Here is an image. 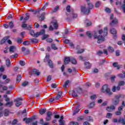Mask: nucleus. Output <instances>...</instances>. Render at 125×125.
I'll use <instances>...</instances> for the list:
<instances>
[{
	"mask_svg": "<svg viewBox=\"0 0 125 125\" xmlns=\"http://www.w3.org/2000/svg\"><path fill=\"white\" fill-rule=\"evenodd\" d=\"M98 33L102 35H98L97 33L95 32L93 35V38L94 40H97V42L98 43H101V42H103L105 41V37L108 34V27H105L104 30L100 29L98 31Z\"/></svg>",
	"mask_w": 125,
	"mask_h": 125,
	"instance_id": "nucleus-1",
	"label": "nucleus"
},
{
	"mask_svg": "<svg viewBox=\"0 0 125 125\" xmlns=\"http://www.w3.org/2000/svg\"><path fill=\"white\" fill-rule=\"evenodd\" d=\"M101 91L103 93H106L107 95H109V96H111V95H113V92L111 91V89H110L108 85L106 84L103 86Z\"/></svg>",
	"mask_w": 125,
	"mask_h": 125,
	"instance_id": "nucleus-2",
	"label": "nucleus"
},
{
	"mask_svg": "<svg viewBox=\"0 0 125 125\" xmlns=\"http://www.w3.org/2000/svg\"><path fill=\"white\" fill-rule=\"evenodd\" d=\"M122 95H118L115 96V99H113L112 100V104L114 106H117L119 105L120 103V98H121Z\"/></svg>",
	"mask_w": 125,
	"mask_h": 125,
	"instance_id": "nucleus-3",
	"label": "nucleus"
},
{
	"mask_svg": "<svg viewBox=\"0 0 125 125\" xmlns=\"http://www.w3.org/2000/svg\"><path fill=\"white\" fill-rule=\"evenodd\" d=\"M81 12L85 15H88L90 12V10L88 7L86 8L85 6H81Z\"/></svg>",
	"mask_w": 125,
	"mask_h": 125,
	"instance_id": "nucleus-4",
	"label": "nucleus"
},
{
	"mask_svg": "<svg viewBox=\"0 0 125 125\" xmlns=\"http://www.w3.org/2000/svg\"><path fill=\"white\" fill-rule=\"evenodd\" d=\"M23 101V99L22 98H18L14 100V102L16 103L15 105L16 107H19L20 105L22 104V102L21 101Z\"/></svg>",
	"mask_w": 125,
	"mask_h": 125,
	"instance_id": "nucleus-5",
	"label": "nucleus"
},
{
	"mask_svg": "<svg viewBox=\"0 0 125 125\" xmlns=\"http://www.w3.org/2000/svg\"><path fill=\"white\" fill-rule=\"evenodd\" d=\"M52 116V112L51 111H47L46 113V116L45 118V120L46 122H49L51 120V117Z\"/></svg>",
	"mask_w": 125,
	"mask_h": 125,
	"instance_id": "nucleus-6",
	"label": "nucleus"
},
{
	"mask_svg": "<svg viewBox=\"0 0 125 125\" xmlns=\"http://www.w3.org/2000/svg\"><path fill=\"white\" fill-rule=\"evenodd\" d=\"M106 110L107 112H112V111L116 110V106L114 105H111L110 106H107L106 108Z\"/></svg>",
	"mask_w": 125,
	"mask_h": 125,
	"instance_id": "nucleus-7",
	"label": "nucleus"
},
{
	"mask_svg": "<svg viewBox=\"0 0 125 125\" xmlns=\"http://www.w3.org/2000/svg\"><path fill=\"white\" fill-rule=\"evenodd\" d=\"M121 89V87L120 86H113L111 88V90L113 92H116V91H119Z\"/></svg>",
	"mask_w": 125,
	"mask_h": 125,
	"instance_id": "nucleus-8",
	"label": "nucleus"
},
{
	"mask_svg": "<svg viewBox=\"0 0 125 125\" xmlns=\"http://www.w3.org/2000/svg\"><path fill=\"white\" fill-rule=\"evenodd\" d=\"M84 66L86 69H90L91 68V64L89 62H85L84 63Z\"/></svg>",
	"mask_w": 125,
	"mask_h": 125,
	"instance_id": "nucleus-9",
	"label": "nucleus"
},
{
	"mask_svg": "<svg viewBox=\"0 0 125 125\" xmlns=\"http://www.w3.org/2000/svg\"><path fill=\"white\" fill-rule=\"evenodd\" d=\"M87 2V7L88 9L91 10L92 8H93V4L91 3V2H89V0H86Z\"/></svg>",
	"mask_w": 125,
	"mask_h": 125,
	"instance_id": "nucleus-10",
	"label": "nucleus"
},
{
	"mask_svg": "<svg viewBox=\"0 0 125 125\" xmlns=\"http://www.w3.org/2000/svg\"><path fill=\"white\" fill-rule=\"evenodd\" d=\"M23 121H25L26 124H30V123H31V122H32V121H33V118H23Z\"/></svg>",
	"mask_w": 125,
	"mask_h": 125,
	"instance_id": "nucleus-11",
	"label": "nucleus"
},
{
	"mask_svg": "<svg viewBox=\"0 0 125 125\" xmlns=\"http://www.w3.org/2000/svg\"><path fill=\"white\" fill-rule=\"evenodd\" d=\"M45 34V30L44 29H42L39 32H37V38L39 36H42V35H44Z\"/></svg>",
	"mask_w": 125,
	"mask_h": 125,
	"instance_id": "nucleus-12",
	"label": "nucleus"
},
{
	"mask_svg": "<svg viewBox=\"0 0 125 125\" xmlns=\"http://www.w3.org/2000/svg\"><path fill=\"white\" fill-rule=\"evenodd\" d=\"M30 35H31V36L32 37H34L35 38H38V33H37V32L36 33H35V31H34V30H31L30 32Z\"/></svg>",
	"mask_w": 125,
	"mask_h": 125,
	"instance_id": "nucleus-13",
	"label": "nucleus"
},
{
	"mask_svg": "<svg viewBox=\"0 0 125 125\" xmlns=\"http://www.w3.org/2000/svg\"><path fill=\"white\" fill-rule=\"evenodd\" d=\"M60 98H62V92H59L57 96L56 97V100H58L60 99Z\"/></svg>",
	"mask_w": 125,
	"mask_h": 125,
	"instance_id": "nucleus-14",
	"label": "nucleus"
},
{
	"mask_svg": "<svg viewBox=\"0 0 125 125\" xmlns=\"http://www.w3.org/2000/svg\"><path fill=\"white\" fill-rule=\"evenodd\" d=\"M16 50V47L15 46H11L9 48V51L10 52H11V53H13L14 51Z\"/></svg>",
	"mask_w": 125,
	"mask_h": 125,
	"instance_id": "nucleus-15",
	"label": "nucleus"
},
{
	"mask_svg": "<svg viewBox=\"0 0 125 125\" xmlns=\"http://www.w3.org/2000/svg\"><path fill=\"white\" fill-rule=\"evenodd\" d=\"M71 61V58L70 57H66L64 59V63L65 65H67V64H69L70 63V62Z\"/></svg>",
	"mask_w": 125,
	"mask_h": 125,
	"instance_id": "nucleus-16",
	"label": "nucleus"
},
{
	"mask_svg": "<svg viewBox=\"0 0 125 125\" xmlns=\"http://www.w3.org/2000/svg\"><path fill=\"white\" fill-rule=\"evenodd\" d=\"M123 73H121L118 75V77L119 78H121V79H125V72L123 71Z\"/></svg>",
	"mask_w": 125,
	"mask_h": 125,
	"instance_id": "nucleus-17",
	"label": "nucleus"
},
{
	"mask_svg": "<svg viewBox=\"0 0 125 125\" xmlns=\"http://www.w3.org/2000/svg\"><path fill=\"white\" fill-rule=\"evenodd\" d=\"M48 64L50 68H54V65L52 63V61L49 60L48 62Z\"/></svg>",
	"mask_w": 125,
	"mask_h": 125,
	"instance_id": "nucleus-18",
	"label": "nucleus"
},
{
	"mask_svg": "<svg viewBox=\"0 0 125 125\" xmlns=\"http://www.w3.org/2000/svg\"><path fill=\"white\" fill-rule=\"evenodd\" d=\"M52 23L55 29H58V23H57V21L55 20L53 22H52Z\"/></svg>",
	"mask_w": 125,
	"mask_h": 125,
	"instance_id": "nucleus-19",
	"label": "nucleus"
},
{
	"mask_svg": "<svg viewBox=\"0 0 125 125\" xmlns=\"http://www.w3.org/2000/svg\"><path fill=\"white\" fill-rule=\"evenodd\" d=\"M118 122V123H120V124H122V125H125V120L124 118H122L121 117H120Z\"/></svg>",
	"mask_w": 125,
	"mask_h": 125,
	"instance_id": "nucleus-20",
	"label": "nucleus"
},
{
	"mask_svg": "<svg viewBox=\"0 0 125 125\" xmlns=\"http://www.w3.org/2000/svg\"><path fill=\"white\" fill-rule=\"evenodd\" d=\"M110 32L111 34H112L113 35H116V34H117V30H116V29L114 28L111 29L110 30ZM114 37H117V36L114 35Z\"/></svg>",
	"mask_w": 125,
	"mask_h": 125,
	"instance_id": "nucleus-21",
	"label": "nucleus"
},
{
	"mask_svg": "<svg viewBox=\"0 0 125 125\" xmlns=\"http://www.w3.org/2000/svg\"><path fill=\"white\" fill-rule=\"evenodd\" d=\"M49 61V54H46V56L44 59V62H48Z\"/></svg>",
	"mask_w": 125,
	"mask_h": 125,
	"instance_id": "nucleus-22",
	"label": "nucleus"
},
{
	"mask_svg": "<svg viewBox=\"0 0 125 125\" xmlns=\"http://www.w3.org/2000/svg\"><path fill=\"white\" fill-rule=\"evenodd\" d=\"M29 18H30V14L26 13V17L23 19L24 22H26V21H27V20H29Z\"/></svg>",
	"mask_w": 125,
	"mask_h": 125,
	"instance_id": "nucleus-23",
	"label": "nucleus"
},
{
	"mask_svg": "<svg viewBox=\"0 0 125 125\" xmlns=\"http://www.w3.org/2000/svg\"><path fill=\"white\" fill-rule=\"evenodd\" d=\"M13 105V101L9 102L6 103L5 105L7 107H11Z\"/></svg>",
	"mask_w": 125,
	"mask_h": 125,
	"instance_id": "nucleus-24",
	"label": "nucleus"
},
{
	"mask_svg": "<svg viewBox=\"0 0 125 125\" xmlns=\"http://www.w3.org/2000/svg\"><path fill=\"white\" fill-rule=\"evenodd\" d=\"M70 62L72 63V64H74V65L77 64V61L74 58H70Z\"/></svg>",
	"mask_w": 125,
	"mask_h": 125,
	"instance_id": "nucleus-25",
	"label": "nucleus"
},
{
	"mask_svg": "<svg viewBox=\"0 0 125 125\" xmlns=\"http://www.w3.org/2000/svg\"><path fill=\"white\" fill-rule=\"evenodd\" d=\"M112 24L114 25L118 24V20L116 18H114V20L112 21L111 23H110V25H112Z\"/></svg>",
	"mask_w": 125,
	"mask_h": 125,
	"instance_id": "nucleus-26",
	"label": "nucleus"
},
{
	"mask_svg": "<svg viewBox=\"0 0 125 125\" xmlns=\"http://www.w3.org/2000/svg\"><path fill=\"white\" fill-rule=\"evenodd\" d=\"M85 24L86 27H89V26L91 25V22H90V21L88 20H86L85 21Z\"/></svg>",
	"mask_w": 125,
	"mask_h": 125,
	"instance_id": "nucleus-27",
	"label": "nucleus"
},
{
	"mask_svg": "<svg viewBox=\"0 0 125 125\" xmlns=\"http://www.w3.org/2000/svg\"><path fill=\"white\" fill-rule=\"evenodd\" d=\"M44 15H45V13L43 12L41 14V16H39V18H41V21H43L44 20Z\"/></svg>",
	"mask_w": 125,
	"mask_h": 125,
	"instance_id": "nucleus-28",
	"label": "nucleus"
},
{
	"mask_svg": "<svg viewBox=\"0 0 125 125\" xmlns=\"http://www.w3.org/2000/svg\"><path fill=\"white\" fill-rule=\"evenodd\" d=\"M45 112H46V109H45V108L41 109L39 111V113L41 115H43V114H44V113H45Z\"/></svg>",
	"mask_w": 125,
	"mask_h": 125,
	"instance_id": "nucleus-29",
	"label": "nucleus"
},
{
	"mask_svg": "<svg viewBox=\"0 0 125 125\" xmlns=\"http://www.w3.org/2000/svg\"><path fill=\"white\" fill-rule=\"evenodd\" d=\"M30 42H31L32 43H37V42H39V40L37 39H30Z\"/></svg>",
	"mask_w": 125,
	"mask_h": 125,
	"instance_id": "nucleus-30",
	"label": "nucleus"
},
{
	"mask_svg": "<svg viewBox=\"0 0 125 125\" xmlns=\"http://www.w3.org/2000/svg\"><path fill=\"white\" fill-rule=\"evenodd\" d=\"M94 106H95V104L94 103V102H93V103H91L88 105V107L89 108V109H91V108H93V107H94Z\"/></svg>",
	"mask_w": 125,
	"mask_h": 125,
	"instance_id": "nucleus-31",
	"label": "nucleus"
},
{
	"mask_svg": "<svg viewBox=\"0 0 125 125\" xmlns=\"http://www.w3.org/2000/svg\"><path fill=\"white\" fill-rule=\"evenodd\" d=\"M33 74H35L36 76H40L41 72L39 71V70L37 69H34L33 70Z\"/></svg>",
	"mask_w": 125,
	"mask_h": 125,
	"instance_id": "nucleus-32",
	"label": "nucleus"
},
{
	"mask_svg": "<svg viewBox=\"0 0 125 125\" xmlns=\"http://www.w3.org/2000/svg\"><path fill=\"white\" fill-rule=\"evenodd\" d=\"M70 81L69 80H66V81L64 83V84L63 85V87L64 88H67V85L69 84Z\"/></svg>",
	"mask_w": 125,
	"mask_h": 125,
	"instance_id": "nucleus-33",
	"label": "nucleus"
},
{
	"mask_svg": "<svg viewBox=\"0 0 125 125\" xmlns=\"http://www.w3.org/2000/svg\"><path fill=\"white\" fill-rule=\"evenodd\" d=\"M8 25L10 29H12L14 27V23H13V21H10Z\"/></svg>",
	"mask_w": 125,
	"mask_h": 125,
	"instance_id": "nucleus-34",
	"label": "nucleus"
},
{
	"mask_svg": "<svg viewBox=\"0 0 125 125\" xmlns=\"http://www.w3.org/2000/svg\"><path fill=\"white\" fill-rule=\"evenodd\" d=\"M7 40V38L5 37L3 38L0 42V44H3V43H4V42H6V41Z\"/></svg>",
	"mask_w": 125,
	"mask_h": 125,
	"instance_id": "nucleus-35",
	"label": "nucleus"
},
{
	"mask_svg": "<svg viewBox=\"0 0 125 125\" xmlns=\"http://www.w3.org/2000/svg\"><path fill=\"white\" fill-rule=\"evenodd\" d=\"M125 82L124 81H120L118 82V86H121L122 85H125Z\"/></svg>",
	"mask_w": 125,
	"mask_h": 125,
	"instance_id": "nucleus-36",
	"label": "nucleus"
},
{
	"mask_svg": "<svg viewBox=\"0 0 125 125\" xmlns=\"http://www.w3.org/2000/svg\"><path fill=\"white\" fill-rule=\"evenodd\" d=\"M51 47L54 50H57V49H58V47H57V46H56V45L54 43L52 44Z\"/></svg>",
	"mask_w": 125,
	"mask_h": 125,
	"instance_id": "nucleus-37",
	"label": "nucleus"
},
{
	"mask_svg": "<svg viewBox=\"0 0 125 125\" xmlns=\"http://www.w3.org/2000/svg\"><path fill=\"white\" fill-rule=\"evenodd\" d=\"M9 114V110L8 109H5L4 111V115L5 117H7L8 115Z\"/></svg>",
	"mask_w": 125,
	"mask_h": 125,
	"instance_id": "nucleus-38",
	"label": "nucleus"
},
{
	"mask_svg": "<svg viewBox=\"0 0 125 125\" xmlns=\"http://www.w3.org/2000/svg\"><path fill=\"white\" fill-rule=\"evenodd\" d=\"M28 84H29V82L27 81H25L22 83L21 85L22 86L25 87V86H27Z\"/></svg>",
	"mask_w": 125,
	"mask_h": 125,
	"instance_id": "nucleus-39",
	"label": "nucleus"
},
{
	"mask_svg": "<svg viewBox=\"0 0 125 125\" xmlns=\"http://www.w3.org/2000/svg\"><path fill=\"white\" fill-rule=\"evenodd\" d=\"M6 65L7 67L10 66V60H9V59L6 60Z\"/></svg>",
	"mask_w": 125,
	"mask_h": 125,
	"instance_id": "nucleus-40",
	"label": "nucleus"
},
{
	"mask_svg": "<svg viewBox=\"0 0 125 125\" xmlns=\"http://www.w3.org/2000/svg\"><path fill=\"white\" fill-rule=\"evenodd\" d=\"M21 79H22V76H21V75H19L17 78V83H19L20 81H21Z\"/></svg>",
	"mask_w": 125,
	"mask_h": 125,
	"instance_id": "nucleus-41",
	"label": "nucleus"
},
{
	"mask_svg": "<svg viewBox=\"0 0 125 125\" xmlns=\"http://www.w3.org/2000/svg\"><path fill=\"white\" fill-rule=\"evenodd\" d=\"M112 116H113V114L111 113H107L106 115V118L107 119H111L112 118Z\"/></svg>",
	"mask_w": 125,
	"mask_h": 125,
	"instance_id": "nucleus-42",
	"label": "nucleus"
},
{
	"mask_svg": "<svg viewBox=\"0 0 125 125\" xmlns=\"http://www.w3.org/2000/svg\"><path fill=\"white\" fill-rule=\"evenodd\" d=\"M72 96H73V97H77L78 94L76 92H75V91L73 90L72 91Z\"/></svg>",
	"mask_w": 125,
	"mask_h": 125,
	"instance_id": "nucleus-43",
	"label": "nucleus"
},
{
	"mask_svg": "<svg viewBox=\"0 0 125 125\" xmlns=\"http://www.w3.org/2000/svg\"><path fill=\"white\" fill-rule=\"evenodd\" d=\"M108 50L109 51V52H113L114 51V48L113 47L109 46L108 47Z\"/></svg>",
	"mask_w": 125,
	"mask_h": 125,
	"instance_id": "nucleus-44",
	"label": "nucleus"
},
{
	"mask_svg": "<svg viewBox=\"0 0 125 125\" xmlns=\"http://www.w3.org/2000/svg\"><path fill=\"white\" fill-rule=\"evenodd\" d=\"M22 44L24 45H29V44H30V42L28 41H25L23 42Z\"/></svg>",
	"mask_w": 125,
	"mask_h": 125,
	"instance_id": "nucleus-45",
	"label": "nucleus"
},
{
	"mask_svg": "<svg viewBox=\"0 0 125 125\" xmlns=\"http://www.w3.org/2000/svg\"><path fill=\"white\" fill-rule=\"evenodd\" d=\"M101 3L100 1H97L95 4V6L97 8H98L100 6Z\"/></svg>",
	"mask_w": 125,
	"mask_h": 125,
	"instance_id": "nucleus-46",
	"label": "nucleus"
},
{
	"mask_svg": "<svg viewBox=\"0 0 125 125\" xmlns=\"http://www.w3.org/2000/svg\"><path fill=\"white\" fill-rule=\"evenodd\" d=\"M86 35L88 38H89V39H91V33H90V31L87 32Z\"/></svg>",
	"mask_w": 125,
	"mask_h": 125,
	"instance_id": "nucleus-47",
	"label": "nucleus"
},
{
	"mask_svg": "<svg viewBox=\"0 0 125 125\" xmlns=\"http://www.w3.org/2000/svg\"><path fill=\"white\" fill-rule=\"evenodd\" d=\"M79 112H80V109L79 108H76L74 112L73 113V116L76 115V114H78V113H79Z\"/></svg>",
	"mask_w": 125,
	"mask_h": 125,
	"instance_id": "nucleus-48",
	"label": "nucleus"
},
{
	"mask_svg": "<svg viewBox=\"0 0 125 125\" xmlns=\"http://www.w3.org/2000/svg\"><path fill=\"white\" fill-rule=\"evenodd\" d=\"M58 9H59V6H57L53 10V12H56V11H58Z\"/></svg>",
	"mask_w": 125,
	"mask_h": 125,
	"instance_id": "nucleus-49",
	"label": "nucleus"
},
{
	"mask_svg": "<svg viewBox=\"0 0 125 125\" xmlns=\"http://www.w3.org/2000/svg\"><path fill=\"white\" fill-rule=\"evenodd\" d=\"M83 51H84V50L83 49H80V50H79L77 52V54H80L81 53H83Z\"/></svg>",
	"mask_w": 125,
	"mask_h": 125,
	"instance_id": "nucleus-50",
	"label": "nucleus"
},
{
	"mask_svg": "<svg viewBox=\"0 0 125 125\" xmlns=\"http://www.w3.org/2000/svg\"><path fill=\"white\" fill-rule=\"evenodd\" d=\"M90 99H91V100H95V99H96V95H93L91 96Z\"/></svg>",
	"mask_w": 125,
	"mask_h": 125,
	"instance_id": "nucleus-51",
	"label": "nucleus"
},
{
	"mask_svg": "<svg viewBox=\"0 0 125 125\" xmlns=\"http://www.w3.org/2000/svg\"><path fill=\"white\" fill-rule=\"evenodd\" d=\"M0 72L1 73H2V72H4V66L3 65H2L0 67Z\"/></svg>",
	"mask_w": 125,
	"mask_h": 125,
	"instance_id": "nucleus-52",
	"label": "nucleus"
},
{
	"mask_svg": "<svg viewBox=\"0 0 125 125\" xmlns=\"http://www.w3.org/2000/svg\"><path fill=\"white\" fill-rule=\"evenodd\" d=\"M115 79H116V76H113L110 78L112 83H114L115 82Z\"/></svg>",
	"mask_w": 125,
	"mask_h": 125,
	"instance_id": "nucleus-53",
	"label": "nucleus"
},
{
	"mask_svg": "<svg viewBox=\"0 0 125 125\" xmlns=\"http://www.w3.org/2000/svg\"><path fill=\"white\" fill-rule=\"evenodd\" d=\"M115 114L116 116H120V115H122V112L117 111L115 112Z\"/></svg>",
	"mask_w": 125,
	"mask_h": 125,
	"instance_id": "nucleus-54",
	"label": "nucleus"
},
{
	"mask_svg": "<svg viewBox=\"0 0 125 125\" xmlns=\"http://www.w3.org/2000/svg\"><path fill=\"white\" fill-rule=\"evenodd\" d=\"M72 16L73 18H78V14L75 13H72Z\"/></svg>",
	"mask_w": 125,
	"mask_h": 125,
	"instance_id": "nucleus-55",
	"label": "nucleus"
},
{
	"mask_svg": "<svg viewBox=\"0 0 125 125\" xmlns=\"http://www.w3.org/2000/svg\"><path fill=\"white\" fill-rule=\"evenodd\" d=\"M70 125H79V123L77 122H72L70 123Z\"/></svg>",
	"mask_w": 125,
	"mask_h": 125,
	"instance_id": "nucleus-56",
	"label": "nucleus"
},
{
	"mask_svg": "<svg viewBox=\"0 0 125 125\" xmlns=\"http://www.w3.org/2000/svg\"><path fill=\"white\" fill-rule=\"evenodd\" d=\"M70 8H71V7L70 6V5H68L66 7V10L67 11V12H70V11H71Z\"/></svg>",
	"mask_w": 125,
	"mask_h": 125,
	"instance_id": "nucleus-57",
	"label": "nucleus"
},
{
	"mask_svg": "<svg viewBox=\"0 0 125 125\" xmlns=\"http://www.w3.org/2000/svg\"><path fill=\"white\" fill-rule=\"evenodd\" d=\"M20 64L21 66H25V62L23 61H20Z\"/></svg>",
	"mask_w": 125,
	"mask_h": 125,
	"instance_id": "nucleus-58",
	"label": "nucleus"
},
{
	"mask_svg": "<svg viewBox=\"0 0 125 125\" xmlns=\"http://www.w3.org/2000/svg\"><path fill=\"white\" fill-rule=\"evenodd\" d=\"M59 122L60 123V125H64V123H65V121H64V120H60Z\"/></svg>",
	"mask_w": 125,
	"mask_h": 125,
	"instance_id": "nucleus-59",
	"label": "nucleus"
},
{
	"mask_svg": "<svg viewBox=\"0 0 125 125\" xmlns=\"http://www.w3.org/2000/svg\"><path fill=\"white\" fill-rule=\"evenodd\" d=\"M18 43H21L22 42V39L21 38H18L17 41Z\"/></svg>",
	"mask_w": 125,
	"mask_h": 125,
	"instance_id": "nucleus-60",
	"label": "nucleus"
},
{
	"mask_svg": "<svg viewBox=\"0 0 125 125\" xmlns=\"http://www.w3.org/2000/svg\"><path fill=\"white\" fill-rule=\"evenodd\" d=\"M18 57V54H15L14 55L11 56L10 57V58H17Z\"/></svg>",
	"mask_w": 125,
	"mask_h": 125,
	"instance_id": "nucleus-61",
	"label": "nucleus"
},
{
	"mask_svg": "<svg viewBox=\"0 0 125 125\" xmlns=\"http://www.w3.org/2000/svg\"><path fill=\"white\" fill-rule=\"evenodd\" d=\"M48 35L45 34L43 36L42 40H45V39H47L48 38Z\"/></svg>",
	"mask_w": 125,
	"mask_h": 125,
	"instance_id": "nucleus-62",
	"label": "nucleus"
},
{
	"mask_svg": "<svg viewBox=\"0 0 125 125\" xmlns=\"http://www.w3.org/2000/svg\"><path fill=\"white\" fill-rule=\"evenodd\" d=\"M97 54L99 55V56H100V55L103 54V52L102 51H99L97 52Z\"/></svg>",
	"mask_w": 125,
	"mask_h": 125,
	"instance_id": "nucleus-63",
	"label": "nucleus"
},
{
	"mask_svg": "<svg viewBox=\"0 0 125 125\" xmlns=\"http://www.w3.org/2000/svg\"><path fill=\"white\" fill-rule=\"evenodd\" d=\"M122 9H123L124 13H125V4H123L122 6Z\"/></svg>",
	"mask_w": 125,
	"mask_h": 125,
	"instance_id": "nucleus-64",
	"label": "nucleus"
}]
</instances>
